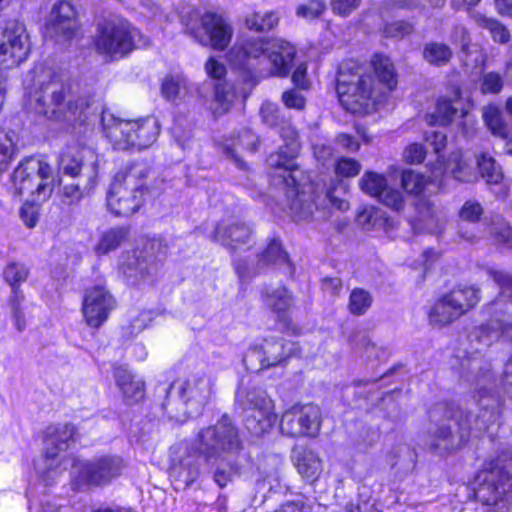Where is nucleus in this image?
Here are the masks:
<instances>
[{
    "label": "nucleus",
    "mask_w": 512,
    "mask_h": 512,
    "mask_svg": "<svg viewBox=\"0 0 512 512\" xmlns=\"http://www.w3.org/2000/svg\"><path fill=\"white\" fill-rule=\"evenodd\" d=\"M258 143V137L250 129H244L239 134L237 142L234 144V148L231 150L232 157L237 163L241 164V161L236 156L237 149L241 148L243 150L254 152L257 149Z\"/></svg>",
    "instance_id": "09e8293b"
},
{
    "label": "nucleus",
    "mask_w": 512,
    "mask_h": 512,
    "mask_svg": "<svg viewBox=\"0 0 512 512\" xmlns=\"http://www.w3.org/2000/svg\"><path fill=\"white\" fill-rule=\"evenodd\" d=\"M114 378L127 403H136L143 398L144 382L135 379L127 368L122 366L115 368Z\"/></svg>",
    "instance_id": "bb28decb"
},
{
    "label": "nucleus",
    "mask_w": 512,
    "mask_h": 512,
    "mask_svg": "<svg viewBox=\"0 0 512 512\" xmlns=\"http://www.w3.org/2000/svg\"><path fill=\"white\" fill-rule=\"evenodd\" d=\"M141 38L140 31L129 21L115 18L98 24L93 43L98 54L116 60L139 47Z\"/></svg>",
    "instance_id": "1a4fd4ad"
},
{
    "label": "nucleus",
    "mask_w": 512,
    "mask_h": 512,
    "mask_svg": "<svg viewBox=\"0 0 512 512\" xmlns=\"http://www.w3.org/2000/svg\"><path fill=\"white\" fill-rule=\"evenodd\" d=\"M161 92L163 97H165L167 100L174 101L179 96L180 84L173 78L167 77L164 79L162 83Z\"/></svg>",
    "instance_id": "338daca9"
},
{
    "label": "nucleus",
    "mask_w": 512,
    "mask_h": 512,
    "mask_svg": "<svg viewBox=\"0 0 512 512\" xmlns=\"http://www.w3.org/2000/svg\"><path fill=\"white\" fill-rule=\"evenodd\" d=\"M473 336L484 346H490L500 338L512 341V321L508 319H492L485 325L477 328Z\"/></svg>",
    "instance_id": "393cba45"
},
{
    "label": "nucleus",
    "mask_w": 512,
    "mask_h": 512,
    "mask_svg": "<svg viewBox=\"0 0 512 512\" xmlns=\"http://www.w3.org/2000/svg\"><path fill=\"white\" fill-rule=\"evenodd\" d=\"M265 304L274 312H286L293 304L292 295L285 287H278L263 293Z\"/></svg>",
    "instance_id": "f704fd0d"
},
{
    "label": "nucleus",
    "mask_w": 512,
    "mask_h": 512,
    "mask_svg": "<svg viewBox=\"0 0 512 512\" xmlns=\"http://www.w3.org/2000/svg\"><path fill=\"white\" fill-rule=\"evenodd\" d=\"M296 155L297 153H291L290 149L285 146L278 152L271 153L267 158L269 167L281 171L279 176L287 187H296L297 185V179L293 174L296 169L294 163Z\"/></svg>",
    "instance_id": "a878e982"
},
{
    "label": "nucleus",
    "mask_w": 512,
    "mask_h": 512,
    "mask_svg": "<svg viewBox=\"0 0 512 512\" xmlns=\"http://www.w3.org/2000/svg\"><path fill=\"white\" fill-rule=\"evenodd\" d=\"M489 275L500 287V296L490 304V310L506 314L512 310V276L508 273L489 270Z\"/></svg>",
    "instance_id": "c85d7f7f"
},
{
    "label": "nucleus",
    "mask_w": 512,
    "mask_h": 512,
    "mask_svg": "<svg viewBox=\"0 0 512 512\" xmlns=\"http://www.w3.org/2000/svg\"><path fill=\"white\" fill-rule=\"evenodd\" d=\"M246 399L245 427L256 436L268 432L276 421L271 399L264 390L256 388L247 393Z\"/></svg>",
    "instance_id": "a211bd4d"
},
{
    "label": "nucleus",
    "mask_w": 512,
    "mask_h": 512,
    "mask_svg": "<svg viewBox=\"0 0 512 512\" xmlns=\"http://www.w3.org/2000/svg\"><path fill=\"white\" fill-rule=\"evenodd\" d=\"M425 154L426 151L422 145L413 143L405 149L403 156L407 163L417 164L424 160Z\"/></svg>",
    "instance_id": "0e129e2a"
},
{
    "label": "nucleus",
    "mask_w": 512,
    "mask_h": 512,
    "mask_svg": "<svg viewBox=\"0 0 512 512\" xmlns=\"http://www.w3.org/2000/svg\"><path fill=\"white\" fill-rule=\"evenodd\" d=\"M116 302L111 293L103 285L88 288L84 294L82 311L87 324L100 327L115 308Z\"/></svg>",
    "instance_id": "6ab92c4d"
},
{
    "label": "nucleus",
    "mask_w": 512,
    "mask_h": 512,
    "mask_svg": "<svg viewBox=\"0 0 512 512\" xmlns=\"http://www.w3.org/2000/svg\"><path fill=\"white\" fill-rule=\"evenodd\" d=\"M298 473L308 481H315L321 474L323 466L319 456L312 450L296 451L293 456Z\"/></svg>",
    "instance_id": "c756f323"
},
{
    "label": "nucleus",
    "mask_w": 512,
    "mask_h": 512,
    "mask_svg": "<svg viewBox=\"0 0 512 512\" xmlns=\"http://www.w3.org/2000/svg\"><path fill=\"white\" fill-rule=\"evenodd\" d=\"M512 489V452L502 451L492 459L477 475L474 498L484 505H493L497 509L493 512L503 511L502 504L510 510L508 499L504 496Z\"/></svg>",
    "instance_id": "0eeeda50"
},
{
    "label": "nucleus",
    "mask_w": 512,
    "mask_h": 512,
    "mask_svg": "<svg viewBox=\"0 0 512 512\" xmlns=\"http://www.w3.org/2000/svg\"><path fill=\"white\" fill-rule=\"evenodd\" d=\"M215 381L205 374L197 373L172 383L163 403L167 415L178 419L180 413H199L214 394Z\"/></svg>",
    "instance_id": "423d86ee"
},
{
    "label": "nucleus",
    "mask_w": 512,
    "mask_h": 512,
    "mask_svg": "<svg viewBox=\"0 0 512 512\" xmlns=\"http://www.w3.org/2000/svg\"><path fill=\"white\" fill-rule=\"evenodd\" d=\"M12 182L18 195L30 194L33 203L46 201L54 189L51 166L36 158H28L14 170Z\"/></svg>",
    "instance_id": "9d476101"
},
{
    "label": "nucleus",
    "mask_w": 512,
    "mask_h": 512,
    "mask_svg": "<svg viewBox=\"0 0 512 512\" xmlns=\"http://www.w3.org/2000/svg\"><path fill=\"white\" fill-rule=\"evenodd\" d=\"M345 194V187L342 182H337V184L329 189L322 201L321 204H316V209L320 208L325 210L328 207L335 208L337 210L346 211L349 209L348 201L343 198Z\"/></svg>",
    "instance_id": "58836bf2"
},
{
    "label": "nucleus",
    "mask_w": 512,
    "mask_h": 512,
    "mask_svg": "<svg viewBox=\"0 0 512 512\" xmlns=\"http://www.w3.org/2000/svg\"><path fill=\"white\" fill-rule=\"evenodd\" d=\"M335 143L347 152H357L360 149L359 141L352 135L340 133L335 138Z\"/></svg>",
    "instance_id": "69168bd1"
},
{
    "label": "nucleus",
    "mask_w": 512,
    "mask_h": 512,
    "mask_svg": "<svg viewBox=\"0 0 512 512\" xmlns=\"http://www.w3.org/2000/svg\"><path fill=\"white\" fill-rule=\"evenodd\" d=\"M68 86L57 76L40 82L30 96L31 104L38 114L58 121L84 120L90 107L87 97L68 99Z\"/></svg>",
    "instance_id": "7ed1b4c3"
},
{
    "label": "nucleus",
    "mask_w": 512,
    "mask_h": 512,
    "mask_svg": "<svg viewBox=\"0 0 512 512\" xmlns=\"http://www.w3.org/2000/svg\"><path fill=\"white\" fill-rule=\"evenodd\" d=\"M286 512H314V505L304 498L284 503Z\"/></svg>",
    "instance_id": "774afa93"
},
{
    "label": "nucleus",
    "mask_w": 512,
    "mask_h": 512,
    "mask_svg": "<svg viewBox=\"0 0 512 512\" xmlns=\"http://www.w3.org/2000/svg\"><path fill=\"white\" fill-rule=\"evenodd\" d=\"M252 229L242 222L222 221L217 224L212 239L221 245L236 250L249 241Z\"/></svg>",
    "instance_id": "b1692460"
},
{
    "label": "nucleus",
    "mask_w": 512,
    "mask_h": 512,
    "mask_svg": "<svg viewBox=\"0 0 512 512\" xmlns=\"http://www.w3.org/2000/svg\"><path fill=\"white\" fill-rule=\"evenodd\" d=\"M15 153V147L11 137L0 131V163L7 162Z\"/></svg>",
    "instance_id": "e2e57ef3"
},
{
    "label": "nucleus",
    "mask_w": 512,
    "mask_h": 512,
    "mask_svg": "<svg viewBox=\"0 0 512 512\" xmlns=\"http://www.w3.org/2000/svg\"><path fill=\"white\" fill-rule=\"evenodd\" d=\"M186 32L203 46L224 50L229 46L234 31L222 15L207 12L201 17L199 27L188 24Z\"/></svg>",
    "instance_id": "2eb2a0df"
},
{
    "label": "nucleus",
    "mask_w": 512,
    "mask_h": 512,
    "mask_svg": "<svg viewBox=\"0 0 512 512\" xmlns=\"http://www.w3.org/2000/svg\"><path fill=\"white\" fill-rule=\"evenodd\" d=\"M88 171L81 175L77 184H67L63 187V197L69 204L78 203L85 195H88L96 185L97 166L92 163Z\"/></svg>",
    "instance_id": "cd10ccee"
},
{
    "label": "nucleus",
    "mask_w": 512,
    "mask_h": 512,
    "mask_svg": "<svg viewBox=\"0 0 512 512\" xmlns=\"http://www.w3.org/2000/svg\"><path fill=\"white\" fill-rule=\"evenodd\" d=\"M441 220V213L431 203H423L421 205L420 221L428 231L433 232L437 230L440 227Z\"/></svg>",
    "instance_id": "de8ad7c7"
},
{
    "label": "nucleus",
    "mask_w": 512,
    "mask_h": 512,
    "mask_svg": "<svg viewBox=\"0 0 512 512\" xmlns=\"http://www.w3.org/2000/svg\"><path fill=\"white\" fill-rule=\"evenodd\" d=\"M260 113L263 122L272 128H278L282 124L281 118H285L281 115L280 108L276 104L270 102L262 104Z\"/></svg>",
    "instance_id": "603ef678"
},
{
    "label": "nucleus",
    "mask_w": 512,
    "mask_h": 512,
    "mask_svg": "<svg viewBox=\"0 0 512 512\" xmlns=\"http://www.w3.org/2000/svg\"><path fill=\"white\" fill-rule=\"evenodd\" d=\"M480 301V290L474 286H458L443 295L429 311L431 325L443 327L460 318Z\"/></svg>",
    "instance_id": "9b49d317"
},
{
    "label": "nucleus",
    "mask_w": 512,
    "mask_h": 512,
    "mask_svg": "<svg viewBox=\"0 0 512 512\" xmlns=\"http://www.w3.org/2000/svg\"><path fill=\"white\" fill-rule=\"evenodd\" d=\"M361 190L377 198L385 206L394 210H401L404 207L402 193L387 184L386 178L379 173L367 171L359 180Z\"/></svg>",
    "instance_id": "4be33fe9"
},
{
    "label": "nucleus",
    "mask_w": 512,
    "mask_h": 512,
    "mask_svg": "<svg viewBox=\"0 0 512 512\" xmlns=\"http://www.w3.org/2000/svg\"><path fill=\"white\" fill-rule=\"evenodd\" d=\"M314 202L305 192L295 190V198L292 200L290 209L297 220H307L314 212Z\"/></svg>",
    "instance_id": "a19ab883"
},
{
    "label": "nucleus",
    "mask_w": 512,
    "mask_h": 512,
    "mask_svg": "<svg viewBox=\"0 0 512 512\" xmlns=\"http://www.w3.org/2000/svg\"><path fill=\"white\" fill-rule=\"evenodd\" d=\"M427 182L428 181L424 175L413 170H405L402 172V187L410 194H420L424 190Z\"/></svg>",
    "instance_id": "49530a36"
},
{
    "label": "nucleus",
    "mask_w": 512,
    "mask_h": 512,
    "mask_svg": "<svg viewBox=\"0 0 512 512\" xmlns=\"http://www.w3.org/2000/svg\"><path fill=\"white\" fill-rule=\"evenodd\" d=\"M279 134L285 141V146L290 149L291 153H298L299 145L297 142V132L288 119L281 118Z\"/></svg>",
    "instance_id": "864d4df0"
},
{
    "label": "nucleus",
    "mask_w": 512,
    "mask_h": 512,
    "mask_svg": "<svg viewBox=\"0 0 512 512\" xmlns=\"http://www.w3.org/2000/svg\"><path fill=\"white\" fill-rule=\"evenodd\" d=\"M239 64L251 68L256 64L269 63L270 74L286 76L295 57V48L284 40L273 42L249 39L234 48Z\"/></svg>",
    "instance_id": "6e6552de"
},
{
    "label": "nucleus",
    "mask_w": 512,
    "mask_h": 512,
    "mask_svg": "<svg viewBox=\"0 0 512 512\" xmlns=\"http://www.w3.org/2000/svg\"><path fill=\"white\" fill-rule=\"evenodd\" d=\"M483 119L490 131L501 138L507 137L506 125L502 119L500 109L495 105H488L483 109Z\"/></svg>",
    "instance_id": "ea45409f"
},
{
    "label": "nucleus",
    "mask_w": 512,
    "mask_h": 512,
    "mask_svg": "<svg viewBox=\"0 0 512 512\" xmlns=\"http://www.w3.org/2000/svg\"><path fill=\"white\" fill-rule=\"evenodd\" d=\"M471 18L479 27L488 30L494 41L499 43L509 41L510 33L508 29L496 19L488 18L479 12H472Z\"/></svg>",
    "instance_id": "473e14b6"
},
{
    "label": "nucleus",
    "mask_w": 512,
    "mask_h": 512,
    "mask_svg": "<svg viewBox=\"0 0 512 512\" xmlns=\"http://www.w3.org/2000/svg\"><path fill=\"white\" fill-rule=\"evenodd\" d=\"M458 109L453 105L452 100L440 98L437 101L435 111L426 116L427 123L434 125H448L457 114Z\"/></svg>",
    "instance_id": "c9c22d12"
},
{
    "label": "nucleus",
    "mask_w": 512,
    "mask_h": 512,
    "mask_svg": "<svg viewBox=\"0 0 512 512\" xmlns=\"http://www.w3.org/2000/svg\"><path fill=\"white\" fill-rule=\"evenodd\" d=\"M30 52V41L24 24L9 21L0 26V62L10 68L25 61Z\"/></svg>",
    "instance_id": "dca6fc26"
},
{
    "label": "nucleus",
    "mask_w": 512,
    "mask_h": 512,
    "mask_svg": "<svg viewBox=\"0 0 512 512\" xmlns=\"http://www.w3.org/2000/svg\"><path fill=\"white\" fill-rule=\"evenodd\" d=\"M101 122L105 137L116 150L149 148L160 132V125L154 117L122 120L113 114L103 112Z\"/></svg>",
    "instance_id": "39448f33"
},
{
    "label": "nucleus",
    "mask_w": 512,
    "mask_h": 512,
    "mask_svg": "<svg viewBox=\"0 0 512 512\" xmlns=\"http://www.w3.org/2000/svg\"><path fill=\"white\" fill-rule=\"evenodd\" d=\"M29 275V267L24 263L17 261L9 262L3 270L4 280L12 289L9 305L15 320L16 328L19 331H22L25 328L24 314L21 310V304L23 303L25 296L19 287L28 279Z\"/></svg>",
    "instance_id": "412c9836"
},
{
    "label": "nucleus",
    "mask_w": 512,
    "mask_h": 512,
    "mask_svg": "<svg viewBox=\"0 0 512 512\" xmlns=\"http://www.w3.org/2000/svg\"><path fill=\"white\" fill-rule=\"evenodd\" d=\"M279 20L277 11H257L246 16L245 26L251 31L268 32L278 25Z\"/></svg>",
    "instance_id": "2f4dec72"
},
{
    "label": "nucleus",
    "mask_w": 512,
    "mask_h": 512,
    "mask_svg": "<svg viewBox=\"0 0 512 512\" xmlns=\"http://www.w3.org/2000/svg\"><path fill=\"white\" fill-rule=\"evenodd\" d=\"M477 395V414L455 402H439L429 409L425 445L430 451L446 455L458 450L472 433L483 432L495 422L501 398L483 387Z\"/></svg>",
    "instance_id": "f257e3e1"
},
{
    "label": "nucleus",
    "mask_w": 512,
    "mask_h": 512,
    "mask_svg": "<svg viewBox=\"0 0 512 512\" xmlns=\"http://www.w3.org/2000/svg\"><path fill=\"white\" fill-rule=\"evenodd\" d=\"M361 0H332L333 13L346 17L359 7Z\"/></svg>",
    "instance_id": "052dcab7"
},
{
    "label": "nucleus",
    "mask_w": 512,
    "mask_h": 512,
    "mask_svg": "<svg viewBox=\"0 0 512 512\" xmlns=\"http://www.w3.org/2000/svg\"><path fill=\"white\" fill-rule=\"evenodd\" d=\"M326 10L325 2L321 0H309L297 7L296 14L304 19L319 17Z\"/></svg>",
    "instance_id": "3c124183"
},
{
    "label": "nucleus",
    "mask_w": 512,
    "mask_h": 512,
    "mask_svg": "<svg viewBox=\"0 0 512 512\" xmlns=\"http://www.w3.org/2000/svg\"><path fill=\"white\" fill-rule=\"evenodd\" d=\"M414 31V24L408 21H394L385 25L383 34L387 38L403 39Z\"/></svg>",
    "instance_id": "8fccbe9b"
},
{
    "label": "nucleus",
    "mask_w": 512,
    "mask_h": 512,
    "mask_svg": "<svg viewBox=\"0 0 512 512\" xmlns=\"http://www.w3.org/2000/svg\"><path fill=\"white\" fill-rule=\"evenodd\" d=\"M372 63L379 81L390 90L393 89L396 85V76L391 60L384 55L376 54Z\"/></svg>",
    "instance_id": "4c0bfd02"
},
{
    "label": "nucleus",
    "mask_w": 512,
    "mask_h": 512,
    "mask_svg": "<svg viewBox=\"0 0 512 512\" xmlns=\"http://www.w3.org/2000/svg\"><path fill=\"white\" fill-rule=\"evenodd\" d=\"M453 55L452 49L445 43L428 42L423 48V58L434 66L446 65Z\"/></svg>",
    "instance_id": "72a5a7b5"
},
{
    "label": "nucleus",
    "mask_w": 512,
    "mask_h": 512,
    "mask_svg": "<svg viewBox=\"0 0 512 512\" xmlns=\"http://www.w3.org/2000/svg\"><path fill=\"white\" fill-rule=\"evenodd\" d=\"M127 234L128 230L124 227L111 228L101 236L96 246V252L104 255L115 250L125 241Z\"/></svg>",
    "instance_id": "e433bc0d"
},
{
    "label": "nucleus",
    "mask_w": 512,
    "mask_h": 512,
    "mask_svg": "<svg viewBox=\"0 0 512 512\" xmlns=\"http://www.w3.org/2000/svg\"><path fill=\"white\" fill-rule=\"evenodd\" d=\"M490 233L500 243H508L512 238L511 226L502 219H497L491 224Z\"/></svg>",
    "instance_id": "bf43d9fd"
},
{
    "label": "nucleus",
    "mask_w": 512,
    "mask_h": 512,
    "mask_svg": "<svg viewBox=\"0 0 512 512\" xmlns=\"http://www.w3.org/2000/svg\"><path fill=\"white\" fill-rule=\"evenodd\" d=\"M125 466L121 457L105 455L91 461L75 459L72 469L79 484L102 486L119 477Z\"/></svg>",
    "instance_id": "ddd939ff"
},
{
    "label": "nucleus",
    "mask_w": 512,
    "mask_h": 512,
    "mask_svg": "<svg viewBox=\"0 0 512 512\" xmlns=\"http://www.w3.org/2000/svg\"><path fill=\"white\" fill-rule=\"evenodd\" d=\"M282 100L286 107L301 110L305 106V98L303 95L295 90H288L282 94Z\"/></svg>",
    "instance_id": "680f3d73"
},
{
    "label": "nucleus",
    "mask_w": 512,
    "mask_h": 512,
    "mask_svg": "<svg viewBox=\"0 0 512 512\" xmlns=\"http://www.w3.org/2000/svg\"><path fill=\"white\" fill-rule=\"evenodd\" d=\"M263 266H259L257 263L256 266L250 265L246 260L244 259H238L235 262V271L238 275L241 282H248L253 277H255L257 274L260 273L261 269H263Z\"/></svg>",
    "instance_id": "13d9d810"
},
{
    "label": "nucleus",
    "mask_w": 512,
    "mask_h": 512,
    "mask_svg": "<svg viewBox=\"0 0 512 512\" xmlns=\"http://www.w3.org/2000/svg\"><path fill=\"white\" fill-rule=\"evenodd\" d=\"M214 98L224 110H227L234 99L232 86L226 81L218 82L214 87Z\"/></svg>",
    "instance_id": "5fc2aeb1"
},
{
    "label": "nucleus",
    "mask_w": 512,
    "mask_h": 512,
    "mask_svg": "<svg viewBox=\"0 0 512 512\" xmlns=\"http://www.w3.org/2000/svg\"><path fill=\"white\" fill-rule=\"evenodd\" d=\"M503 88V78L499 73L488 72L482 76L481 91L484 94H498Z\"/></svg>",
    "instance_id": "6e6d98bb"
},
{
    "label": "nucleus",
    "mask_w": 512,
    "mask_h": 512,
    "mask_svg": "<svg viewBox=\"0 0 512 512\" xmlns=\"http://www.w3.org/2000/svg\"><path fill=\"white\" fill-rule=\"evenodd\" d=\"M59 169L63 172V174L71 176V177H79L88 170L90 165H83L74 155L64 152L60 155L58 161Z\"/></svg>",
    "instance_id": "c03bdc74"
},
{
    "label": "nucleus",
    "mask_w": 512,
    "mask_h": 512,
    "mask_svg": "<svg viewBox=\"0 0 512 512\" xmlns=\"http://www.w3.org/2000/svg\"><path fill=\"white\" fill-rule=\"evenodd\" d=\"M321 411L317 405H294L282 414L281 432L290 437H315L321 427Z\"/></svg>",
    "instance_id": "f3484780"
},
{
    "label": "nucleus",
    "mask_w": 512,
    "mask_h": 512,
    "mask_svg": "<svg viewBox=\"0 0 512 512\" xmlns=\"http://www.w3.org/2000/svg\"><path fill=\"white\" fill-rule=\"evenodd\" d=\"M243 449L238 429L227 417L223 416L216 424L202 428L194 444H180L172 447L173 458L178 463L179 476L186 485L192 484L199 475V459L207 463L224 461L238 454Z\"/></svg>",
    "instance_id": "f03ea898"
},
{
    "label": "nucleus",
    "mask_w": 512,
    "mask_h": 512,
    "mask_svg": "<svg viewBox=\"0 0 512 512\" xmlns=\"http://www.w3.org/2000/svg\"><path fill=\"white\" fill-rule=\"evenodd\" d=\"M372 304V297L368 291L356 288L349 297V311L354 315H363Z\"/></svg>",
    "instance_id": "a18cd8bd"
},
{
    "label": "nucleus",
    "mask_w": 512,
    "mask_h": 512,
    "mask_svg": "<svg viewBox=\"0 0 512 512\" xmlns=\"http://www.w3.org/2000/svg\"><path fill=\"white\" fill-rule=\"evenodd\" d=\"M337 93L341 104L351 113H365L373 105V79L359 70L346 72L340 69Z\"/></svg>",
    "instance_id": "f8f14e48"
},
{
    "label": "nucleus",
    "mask_w": 512,
    "mask_h": 512,
    "mask_svg": "<svg viewBox=\"0 0 512 512\" xmlns=\"http://www.w3.org/2000/svg\"><path fill=\"white\" fill-rule=\"evenodd\" d=\"M148 169L142 163H133L119 171L107 192V206L116 216H130L137 212L147 193L145 178Z\"/></svg>",
    "instance_id": "20e7f679"
},
{
    "label": "nucleus",
    "mask_w": 512,
    "mask_h": 512,
    "mask_svg": "<svg viewBox=\"0 0 512 512\" xmlns=\"http://www.w3.org/2000/svg\"><path fill=\"white\" fill-rule=\"evenodd\" d=\"M361 170V164L353 159L343 157L337 161L335 171L336 174L342 177H354L359 174Z\"/></svg>",
    "instance_id": "4d7b16f0"
},
{
    "label": "nucleus",
    "mask_w": 512,
    "mask_h": 512,
    "mask_svg": "<svg viewBox=\"0 0 512 512\" xmlns=\"http://www.w3.org/2000/svg\"><path fill=\"white\" fill-rule=\"evenodd\" d=\"M295 344L281 337L264 339L251 348L243 361L248 369L259 371L283 364L293 355Z\"/></svg>",
    "instance_id": "4468645a"
},
{
    "label": "nucleus",
    "mask_w": 512,
    "mask_h": 512,
    "mask_svg": "<svg viewBox=\"0 0 512 512\" xmlns=\"http://www.w3.org/2000/svg\"><path fill=\"white\" fill-rule=\"evenodd\" d=\"M78 29L76 10L68 1L57 2L51 12L46 26V36L57 42L71 40Z\"/></svg>",
    "instance_id": "aec40b11"
},
{
    "label": "nucleus",
    "mask_w": 512,
    "mask_h": 512,
    "mask_svg": "<svg viewBox=\"0 0 512 512\" xmlns=\"http://www.w3.org/2000/svg\"><path fill=\"white\" fill-rule=\"evenodd\" d=\"M477 164L481 176L486 179L488 183L497 184L502 180V169L496 164V161L492 157L487 154H482L477 158Z\"/></svg>",
    "instance_id": "79ce46f5"
},
{
    "label": "nucleus",
    "mask_w": 512,
    "mask_h": 512,
    "mask_svg": "<svg viewBox=\"0 0 512 512\" xmlns=\"http://www.w3.org/2000/svg\"><path fill=\"white\" fill-rule=\"evenodd\" d=\"M142 254V252H139L133 259L129 260L127 267L130 270L136 271L135 276L139 274L141 278L145 279L148 276L156 274L159 265L155 258H147Z\"/></svg>",
    "instance_id": "37998d69"
},
{
    "label": "nucleus",
    "mask_w": 512,
    "mask_h": 512,
    "mask_svg": "<svg viewBox=\"0 0 512 512\" xmlns=\"http://www.w3.org/2000/svg\"><path fill=\"white\" fill-rule=\"evenodd\" d=\"M259 266L266 267L269 264H277L284 267V272L292 276L295 268L290 263L287 253L282 249L281 244L273 239L266 249L258 256Z\"/></svg>",
    "instance_id": "7c9ffc66"
},
{
    "label": "nucleus",
    "mask_w": 512,
    "mask_h": 512,
    "mask_svg": "<svg viewBox=\"0 0 512 512\" xmlns=\"http://www.w3.org/2000/svg\"><path fill=\"white\" fill-rule=\"evenodd\" d=\"M76 428L71 424L50 425L45 430V460L54 461L60 452L65 451L74 441Z\"/></svg>",
    "instance_id": "5701e85b"
}]
</instances>
